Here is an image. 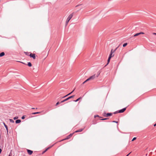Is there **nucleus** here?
Wrapping results in <instances>:
<instances>
[{
    "label": "nucleus",
    "mask_w": 156,
    "mask_h": 156,
    "mask_svg": "<svg viewBox=\"0 0 156 156\" xmlns=\"http://www.w3.org/2000/svg\"><path fill=\"white\" fill-rule=\"evenodd\" d=\"M73 13L70 14V15H69V16L68 17L66 20V25H67V24H68V23H69V20L73 17Z\"/></svg>",
    "instance_id": "1"
},
{
    "label": "nucleus",
    "mask_w": 156,
    "mask_h": 156,
    "mask_svg": "<svg viewBox=\"0 0 156 156\" xmlns=\"http://www.w3.org/2000/svg\"><path fill=\"white\" fill-rule=\"evenodd\" d=\"M75 95H72L71 96H69V97L63 100L62 101H61L60 102V103H63L65 101H66L68 100H69V99L71 98H73L74 97Z\"/></svg>",
    "instance_id": "2"
},
{
    "label": "nucleus",
    "mask_w": 156,
    "mask_h": 156,
    "mask_svg": "<svg viewBox=\"0 0 156 156\" xmlns=\"http://www.w3.org/2000/svg\"><path fill=\"white\" fill-rule=\"evenodd\" d=\"M29 56L30 57L33 58L34 59L36 58L35 54L34 53H30L29 55Z\"/></svg>",
    "instance_id": "3"
},
{
    "label": "nucleus",
    "mask_w": 156,
    "mask_h": 156,
    "mask_svg": "<svg viewBox=\"0 0 156 156\" xmlns=\"http://www.w3.org/2000/svg\"><path fill=\"white\" fill-rule=\"evenodd\" d=\"M126 109V108H124L118 110L119 113H121L123 112Z\"/></svg>",
    "instance_id": "4"
},
{
    "label": "nucleus",
    "mask_w": 156,
    "mask_h": 156,
    "mask_svg": "<svg viewBox=\"0 0 156 156\" xmlns=\"http://www.w3.org/2000/svg\"><path fill=\"white\" fill-rule=\"evenodd\" d=\"M73 133H70L69 135L67 136L64 139V140H66L69 139L70 137H71L73 135Z\"/></svg>",
    "instance_id": "5"
},
{
    "label": "nucleus",
    "mask_w": 156,
    "mask_h": 156,
    "mask_svg": "<svg viewBox=\"0 0 156 156\" xmlns=\"http://www.w3.org/2000/svg\"><path fill=\"white\" fill-rule=\"evenodd\" d=\"M112 113H108L106 114V115H104V117H108L109 116H111L112 115Z\"/></svg>",
    "instance_id": "6"
},
{
    "label": "nucleus",
    "mask_w": 156,
    "mask_h": 156,
    "mask_svg": "<svg viewBox=\"0 0 156 156\" xmlns=\"http://www.w3.org/2000/svg\"><path fill=\"white\" fill-rule=\"evenodd\" d=\"M27 151L29 154L30 155L32 154L33 153V151H32L29 149H27Z\"/></svg>",
    "instance_id": "7"
},
{
    "label": "nucleus",
    "mask_w": 156,
    "mask_h": 156,
    "mask_svg": "<svg viewBox=\"0 0 156 156\" xmlns=\"http://www.w3.org/2000/svg\"><path fill=\"white\" fill-rule=\"evenodd\" d=\"M95 75H94L92 76H90V77L89 78L90 80H93L95 78Z\"/></svg>",
    "instance_id": "8"
},
{
    "label": "nucleus",
    "mask_w": 156,
    "mask_h": 156,
    "mask_svg": "<svg viewBox=\"0 0 156 156\" xmlns=\"http://www.w3.org/2000/svg\"><path fill=\"white\" fill-rule=\"evenodd\" d=\"M21 122V121L20 119H17L16 121L15 122L16 124L19 123Z\"/></svg>",
    "instance_id": "9"
},
{
    "label": "nucleus",
    "mask_w": 156,
    "mask_h": 156,
    "mask_svg": "<svg viewBox=\"0 0 156 156\" xmlns=\"http://www.w3.org/2000/svg\"><path fill=\"white\" fill-rule=\"evenodd\" d=\"M83 130V129H78L77 130H76L75 131L76 133L79 132H80L82 131Z\"/></svg>",
    "instance_id": "10"
},
{
    "label": "nucleus",
    "mask_w": 156,
    "mask_h": 156,
    "mask_svg": "<svg viewBox=\"0 0 156 156\" xmlns=\"http://www.w3.org/2000/svg\"><path fill=\"white\" fill-rule=\"evenodd\" d=\"M111 58L108 57V61H107V62H108L107 63V64L106 65H105V66H106L109 63V62L110 61Z\"/></svg>",
    "instance_id": "11"
},
{
    "label": "nucleus",
    "mask_w": 156,
    "mask_h": 156,
    "mask_svg": "<svg viewBox=\"0 0 156 156\" xmlns=\"http://www.w3.org/2000/svg\"><path fill=\"white\" fill-rule=\"evenodd\" d=\"M5 55V53L3 52H2L0 53V57L4 56Z\"/></svg>",
    "instance_id": "12"
},
{
    "label": "nucleus",
    "mask_w": 156,
    "mask_h": 156,
    "mask_svg": "<svg viewBox=\"0 0 156 156\" xmlns=\"http://www.w3.org/2000/svg\"><path fill=\"white\" fill-rule=\"evenodd\" d=\"M27 65L29 67H31L32 66L31 63L30 62H28L27 64Z\"/></svg>",
    "instance_id": "13"
},
{
    "label": "nucleus",
    "mask_w": 156,
    "mask_h": 156,
    "mask_svg": "<svg viewBox=\"0 0 156 156\" xmlns=\"http://www.w3.org/2000/svg\"><path fill=\"white\" fill-rule=\"evenodd\" d=\"M82 98L81 97H80L78 98V99H77L76 100H74L73 101L75 102H76L79 101L80 99H81Z\"/></svg>",
    "instance_id": "14"
},
{
    "label": "nucleus",
    "mask_w": 156,
    "mask_h": 156,
    "mask_svg": "<svg viewBox=\"0 0 156 156\" xmlns=\"http://www.w3.org/2000/svg\"><path fill=\"white\" fill-rule=\"evenodd\" d=\"M41 113V112H35L33 113H32V114L33 115H35V114H39V113Z\"/></svg>",
    "instance_id": "15"
},
{
    "label": "nucleus",
    "mask_w": 156,
    "mask_h": 156,
    "mask_svg": "<svg viewBox=\"0 0 156 156\" xmlns=\"http://www.w3.org/2000/svg\"><path fill=\"white\" fill-rule=\"evenodd\" d=\"M100 73V71H98L97 73V75L96 76H95V77H98V76L99 75Z\"/></svg>",
    "instance_id": "16"
},
{
    "label": "nucleus",
    "mask_w": 156,
    "mask_h": 156,
    "mask_svg": "<svg viewBox=\"0 0 156 156\" xmlns=\"http://www.w3.org/2000/svg\"><path fill=\"white\" fill-rule=\"evenodd\" d=\"M24 53H25L26 55L27 56H29V54L30 53V52H24Z\"/></svg>",
    "instance_id": "17"
},
{
    "label": "nucleus",
    "mask_w": 156,
    "mask_h": 156,
    "mask_svg": "<svg viewBox=\"0 0 156 156\" xmlns=\"http://www.w3.org/2000/svg\"><path fill=\"white\" fill-rule=\"evenodd\" d=\"M114 56V55H112V54L110 53L108 57L111 58L112 57Z\"/></svg>",
    "instance_id": "18"
},
{
    "label": "nucleus",
    "mask_w": 156,
    "mask_h": 156,
    "mask_svg": "<svg viewBox=\"0 0 156 156\" xmlns=\"http://www.w3.org/2000/svg\"><path fill=\"white\" fill-rule=\"evenodd\" d=\"M115 50H114L113 49H112L110 53L112 54L113 53H114L115 52Z\"/></svg>",
    "instance_id": "19"
},
{
    "label": "nucleus",
    "mask_w": 156,
    "mask_h": 156,
    "mask_svg": "<svg viewBox=\"0 0 156 156\" xmlns=\"http://www.w3.org/2000/svg\"><path fill=\"white\" fill-rule=\"evenodd\" d=\"M139 35H140V34L139 33H136V34H135L134 35V37H136V36H138Z\"/></svg>",
    "instance_id": "20"
},
{
    "label": "nucleus",
    "mask_w": 156,
    "mask_h": 156,
    "mask_svg": "<svg viewBox=\"0 0 156 156\" xmlns=\"http://www.w3.org/2000/svg\"><path fill=\"white\" fill-rule=\"evenodd\" d=\"M9 121L11 122L14 123V122L13 120L11 119H9Z\"/></svg>",
    "instance_id": "21"
},
{
    "label": "nucleus",
    "mask_w": 156,
    "mask_h": 156,
    "mask_svg": "<svg viewBox=\"0 0 156 156\" xmlns=\"http://www.w3.org/2000/svg\"><path fill=\"white\" fill-rule=\"evenodd\" d=\"M6 128V131H7V135H8V136L9 133H8V126H7V127L6 128Z\"/></svg>",
    "instance_id": "22"
},
{
    "label": "nucleus",
    "mask_w": 156,
    "mask_h": 156,
    "mask_svg": "<svg viewBox=\"0 0 156 156\" xmlns=\"http://www.w3.org/2000/svg\"><path fill=\"white\" fill-rule=\"evenodd\" d=\"M108 119V118H105L101 119H100V120H104Z\"/></svg>",
    "instance_id": "23"
},
{
    "label": "nucleus",
    "mask_w": 156,
    "mask_h": 156,
    "mask_svg": "<svg viewBox=\"0 0 156 156\" xmlns=\"http://www.w3.org/2000/svg\"><path fill=\"white\" fill-rule=\"evenodd\" d=\"M127 44V43H124L123 45V47H126Z\"/></svg>",
    "instance_id": "24"
},
{
    "label": "nucleus",
    "mask_w": 156,
    "mask_h": 156,
    "mask_svg": "<svg viewBox=\"0 0 156 156\" xmlns=\"http://www.w3.org/2000/svg\"><path fill=\"white\" fill-rule=\"evenodd\" d=\"M96 117H99L100 118H102L101 117H100L99 116V115H94V118H96Z\"/></svg>",
    "instance_id": "25"
},
{
    "label": "nucleus",
    "mask_w": 156,
    "mask_h": 156,
    "mask_svg": "<svg viewBox=\"0 0 156 156\" xmlns=\"http://www.w3.org/2000/svg\"><path fill=\"white\" fill-rule=\"evenodd\" d=\"M51 148L50 147H49L47 148L44 151H45V152L47 151L49 149Z\"/></svg>",
    "instance_id": "26"
},
{
    "label": "nucleus",
    "mask_w": 156,
    "mask_h": 156,
    "mask_svg": "<svg viewBox=\"0 0 156 156\" xmlns=\"http://www.w3.org/2000/svg\"><path fill=\"white\" fill-rule=\"evenodd\" d=\"M25 116H26V115H23L21 117L22 119H24L25 118Z\"/></svg>",
    "instance_id": "27"
},
{
    "label": "nucleus",
    "mask_w": 156,
    "mask_h": 156,
    "mask_svg": "<svg viewBox=\"0 0 156 156\" xmlns=\"http://www.w3.org/2000/svg\"><path fill=\"white\" fill-rule=\"evenodd\" d=\"M74 90H75V89H74L72 92H71L70 93H69L68 95H70L71 94H72L73 92V91H74Z\"/></svg>",
    "instance_id": "28"
},
{
    "label": "nucleus",
    "mask_w": 156,
    "mask_h": 156,
    "mask_svg": "<svg viewBox=\"0 0 156 156\" xmlns=\"http://www.w3.org/2000/svg\"><path fill=\"white\" fill-rule=\"evenodd\" d=\"M136 137H134L132 139V141H133L135 140L136 139Z\"/></svg>",
    "instance_id": "29"
},
{
    "label": "nucleus",
    "mask_w": 156,
    "mask_h": 156,
    "mask_svg": "<svg viewBox=\"0 0 156 156\" xmlns=\"http://www.w3.org/2000/svg\"><path fill=\"white\" fill-rule=\"evenodd\" d=\"M118 113H119L118 112V111H115V112H114L113 113L114 114H117Z\"/></svg>",
    "instance_id": "30"
},
{
    "label": "nucleus",
    "mask_w": 156,
    "mask_h": 156,
    "mask_svg": "<svg viewBox=\"0 0 156 156\" xmlns=\"http://www.w3.org/2000/svg\"><path fill=\"white\" fill-rule=\"evenodd\" d=\"M18 118V117H17V116L13 118V119L14 120H16V119H17Z\"/></svg>",
    "instance_id": "31"
},
{
    "label": "nucleus",
    "mask_w": 156,
    "mask_h": 156,
    "mask_svg": "<svg viewBox=\"0 0 156 156\" xmlns=\"http://www.w3.org/2000/svg\"><path fill=\"white\" fill-rule=\"evenodd\" d=\"M69 95H68V94H67L66 95H65V96H64V97H63L62 98H65L67 96H68Z\"/></svg>",
    "instance_id": "32"
},
{
    "label": "nucleus",
    "mask_w": 156,
    "mask_h": 156,
    "mask_svg": "<svg viewBox=\"0 0 156 156\" xmlns=\"http://www.w3.org/2000/svg\"><path fill=\"white\" fill-rule=\"evenodd\" d=\"M3 124L5 128H6L8 126L4 122H3Z\"/></svg>",
    "instance_id": "33"
},
{
    "label": "nucleus",
    "mask_w": 156,
    "mask_h": 156,
    "mask_svg": "<svg viewBox=\"0 0 156 156\" xmlns=\"http://www.w3.org/2000/svg\"><path fill=\"white\" fill-rule=\"evenodd\" d=\"M106 113L105 112L103 114V115L104 116V115H106Z\"/></svg>",
    "instance_id": "34"
},
{
    "label": "nucleus",
    "mask_w": 156,
    "mask_h": 156,
    "mask_svg": "<svg viewBox=\"0 0 156 156\" xmlns=\"http://www.w3.org/2000/svg\"><path fill=\"white\" fill-rule=\"evenodd\" d=\"M59 103H59V102H58L56 103V104L55 105H56V106H57V105H58V104H59Z\"/></svg>",
    "instance_id": "35"
},
{
    "label": "nucleus",
    "mask_w": 156,
    "mask_h": 156,
    "mask_svg": "<svg viewBox=\"0 0 156 156\" xmlns=\"http://www.w3.org/2000/svg\"><path fill=\"white\" fill-rule=\"evenodd\" d=\"M139 33L140 34H144V32H140Z\"/></svg>",
    "instance_id": "36"
},
{
    "label": "nucleus",
    "mask_w": 156,
    "mask_h": 156,
    "mask_svg": "<svg viewBox=\"0 0 156 156\" xmlns=\"http://www.w3.org/2000/svg\"><path fill=\"white\" fill-rule=\"evenodd\" d=\"M89 80H89V78H88L87 79L85 80V82H87V81H89Z\"/></svg>",
    "instance_id": "37"
},
{
    "label": "nucleus",
    "mask_w": 156,
    "mask_h": 156,
    "mask_svg": "<svg viewBox=\"0 0 156 156\" xmlns=\"http://www.w3.org/2000/svg\"><path fill=\"white\" fill-rule=\"evenodd\" d=\"M112 122H115V123H118V122L116 121H112Z\"/></svg>",
    "instance_id": "38"
},
{
    "label": "nucleus",
    "mask_w": 156,
    "mask_h": 156,
    "mask_svg": "<svg viewBox=\"0 0 156 156\" xmlns=\"http://www.w3.org/2000/svg\"><path fill=\"white\" fill-rule=\"evenodd\" d=\"M119 45L118 47H117L114 50H115V51L117 49V48H119Z\"/></svg>",
    "instance_id": "39"
},
{
    "label": "nucleus",
    "mask_w": 156,
    "mask_h": 156,
    "mask_svg": "<svg viewBox=\"0 0 156 156\" xmlns=\"http://www.w3.org/2000/svg\"><path fill=\"white\" fill-rule=\"evenodd\" d=\"M2 151V150L1 148H0V154L1 153Z\"/></svg>",
    "instance_id": "40"
},
{
    "label": "nucleus",
    "mask_w": 156,
    "mask_h": 156,
    "mask_svg": "<svg viewBox=\"0 0 156 156\" xmlns=\"http://www.w3.org/2000/svg\"><path fill=\"white\" fill-rule=\"evenodd\" d=\"M45 152V151H44L42 152V154H44V153Z\"/></svg>",
    "instance_id": "41"
},
{
    "label": "nucleus",
    "mask_w": 156,
    "mask_h": 156,
    "mask_svg": "<svg viewBox=\"0 0 156 156\" xmlns=\"http://www.w3.org/2000/svg\"><path fill=\"white\" fill-rule=\"evenodd\" d=\"M86 82H85V81H84L83 83V84H84V83H85Z\"/></svg>",
    "instance_id": "42"
},
{
    "label": "nucleus",
    "mask_w": 156,
    "mask_h": 156,
    "mask_svg": "<svg viewBox=\"0 0 156 156\" xmlns=\"http://www.w3.org/2000/svg\"><path fill=\"white\" fill-rule=\"evenodd\" d=\"M154 126H156V123L154 124Z\"/></svg>",
    "instance_id": "43"
},
{
    "label": "nucleus",
    "mask_w": 156,
    "mask_h": 156,
    "mask_svg": "<svg viewBox=\"0 0 156 156\" xmlns=\"http://www.w3.org/2000/svg\"><path fill=\"white\" fill-rule=\"evenodd\" d=\"M153 34L154 35H156V33H154Z\"/></svg>",
    "instance_id": "44"
},
{
    "label": "nucleus",
    "mask_w": 156,
    "mask_h": 156,
    "mask_svg": "<svg viewBox=\"0 0 156 156\" xmlns=\"http://www.w3.org/2000/svg\"><path fill=\"white\" fill-rule=\"evenodd\" d=\"M80 5H77L76 6V7H77Z\"/></svg>",
    "instance_id": "45"
},
{
    "label": "nucleus",
    "mask_w": 156,
    "mask_h": 156,
    "mask_svg": "<svg viewBox=\"0 0 156 156\" xmlns=\"http://www.w3.org/2000/svg\"><path fill=\"white\" fill-rule=\"evenodd\" d=\"M130 153H129V154H128L126 156H128L129 154Z\"/></svg>",
    "instance_id": "46"
},
{
    "label": "nucleus",
    "mask_w": 156,
    "mask_h": 156,
    "mask_svg": "<svg viewBox=\"0 0 156 156\" xmlns=\"http://www.w3.org/2000/svg\"><path fill=\"white\" fill-rule=\"evenodd\" d=\"M96 124V122H94V123H93V124Z\"/></svg>",
    "instance_id": "47"
},
{
    "label": "nucleus",
    "mask_w": 156,
    "mask_h": 156,
    "mask_svg": "<svg viewBox=\"0 0 156 156\" xmlns=\"http://www.w3.org/2000/svg\"><path fill=\"white\" fill-rule=\"evenodd\" d=\"M31 109H35V108H31Z\"/></svg>",
    "instance_id": "48"
},
{
    "label": "nucleus",
    "mask_w": 156,
    "mask_h": 156,
    "mask_svg": "<svg viewBox=\"0 0 156 156\" xmlns=\"http://www.w3.org/2000/svg\"><path fill=\"white\" fill-rule=\"evenodd\" d=\"M8 156H11L10 155H9Z\"/></svg>",
    "instance_id": "49"
},
{
    "label": "nucleus",
    "mask_w": 156,
    "mask_h": 156,
    "mask_svg": "<svg viewBox=\"0 0 156 156\" xmlns=\"http://www.w3.org/2000/svg\"><path fill=\"white\" fill-rule=\"evenodd\" d=\"M36 109H37V108H36Z\"/></svg>",
    "instance_id": "50"
}]
</instances>
